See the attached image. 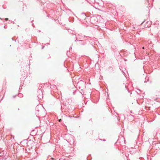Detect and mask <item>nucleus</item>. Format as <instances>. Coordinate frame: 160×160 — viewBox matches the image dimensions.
Segmentation results:
<instances>
[{
  "instance_id": "obj_3",
  "label": "nucleus",
  "mask_w": 160,
  "mask_h": 160,
  "mask_svg": "<svg viewBox=\"0 0 160 160\" xmlns=\"http://www.w3.org/2000/svg\"><path fill=\"white\" fill-rule=\"evenodd\" d=\"M90 21L91 23L95 24L98 21V19L96 16H93L90 17Z\"/></svg>"
},
{
  "instance_id": "obj_25",
  "label": "nucleus",
  "mask_w": 160,
  "mask_h": 160,
  "mask_svg": "<svg viewBox=\"0 0 160 160\" xmlns=\"http://www.w3.org/2000/svg\"><path fill=\"white\" fill-rule=\"evenodd\" d=\"M128 92H129V90L128 89Z\"/></svg>"
},
{
  "instance_id": "obj_18",
  "label": "nucleus",
  "mask_w": 160,
  "mask_h": 160,
  "mask_svg": "<svg viewBox=\"0 0 160 160\" xmlns=\"http://www.w3.org/2000/svg\"><path fill=\"white\" fill-rule=\"evenodd\" d=\"M51 160H55L54 159V158H51V159H50Z\"/></svg>"
},
{
  "instance_id": "obj_1",
  "label": "nucleus",
  "mask_w": 160,
  "mask_h": 160,
  "mask_svg": "<svg viewBox=\"0 0 160 160\" xmlns=\"http://www.w3.org/2000/svg\"><path fill=\"white\" fill-rule=\"evenodd\" d=\"M37 97L38 98V100L39 101L41 100L43 98V94L42 90L39 89L38 90L37 93Z\"/></svg>"
},
{
  "instance_id": "obj_9",
  "label": "nucleus",
  "mask_w": 160,
  "mask_h": 160,
  "mask_svg": "<svg viewBox=\"0 0 160 160\" xmlns=\"http://www.w3.org/2000/svg\"><path fill=\"white\" fill-rule=\"evenodd\" d=\"M81 15L82 16V17H83V18H86V15L84 13H82L81 14Z\"/></svg>"
},
{
  "instance_id": "obj_15",
  "label": "nucleus",
  "mask_w": 160,
  "mask_h": 160,
  "mask_svg": "<svg viewBox=\"0 0 160 160\" xmlns=\"http://www.w3.org/2000/svg\"><path fill=\"white\" fill-rule=\"evenodd\" d=\"M68 32H70V33H71V31H72V30H68Z\"/></svg>"
},
{
  "instance_id": "obj_31",
  "label": "nucleus",
  "mask_w": 160,
  "mask_h": 160,
  "mask_svg": "<svg viewBox=\"0 0 160 160\" xmlns=\"http://www.w3.org/2000/svg\"><path fill=\"white\" fill-rule=\"evenodd\" d=\"M19 110V108H18V110Z\"/></svg>"
},
{
  "instance_id": "obj_29",
  "label": "nucleus",
  "mask_w": 160,
  "mask_h": 160,
  "mask_svg": "<svg viewBox=\"0 0 160 160\" xmlns=\"http://www.w3.org/2000/svg\"><path fill=\"white\" fill-rule=\"evenodd\" d=\"M130 112H131V113H132V111H130Z\"/></svg>"
},
{
  "instance_id": "obj_20",
  "label": "nucleus",
  "mask_w": 160,
  "mask_h": 160,
  "mask_svg": "<svg viewBox=\"0 0 160 160\" xmlns=\"http://www.w3.org/2000/svg\"><path fill=\"white\" fill-rule=\"evenodd\" d=\"M81 94H82V95L83 94H84V92H83V93H82V92H81Z\"/></svg>"
},
{
  "instance_id": "obj_19",
  "label": "nucleus",
  "mask_w": 160,
  "mask_h": 160,
  "mask_svg": "<svg viewBox=\"0 0 160 160\" xmlns=\"http://www.w3.org/2000/svg\"><path fill=\"white\" fill-rule=\"evenodd\" d=\"M32 26L33 27H35V26H34V24H33V23H32Z\"/></svg>"
},
{
  "instance_id": "obj_2",
  "label": "nucleus",
  "mask_w": 160,
  "mask_h": 160,
  "mask_svg": "<svg viewBox=\"0 0 160 160\" xmlns=\"http://www.w3.org/2000/svg\"><path fill=\"white\" fill-rule=\"evenodd\" d=\"M78 85L79 86V88L81 91L83 90V89L85 87L86 85V83L83 81H80L78 83Z\"/></svg>"
},
{
  "instance_id": "obj_7",
  "label": "nucleus",
  "mask_w": 160,
  "mask_h": 160,
  "mask_svg": "<svg viewBox=\"0 0 160 160\" xmlns=\"http://www.w3.org/2000/svg\"><path fill=\"white\" fill-rule=\"evenodd\" d=\"M145 81H144V82H147L149 80V78L148 77H146L145 78Z\"/></svg>"
},
{
  "instance_id": "obj_11",
  "label": "nucleus",
  "mask_w": 160,
  "mask_h": 160,
  "mask_svg": "<svg viewBox=\"0 0 160 160\" xmlns=\"http://www.w3.org/2000/svg\"><path fill=\"white\" fill-rule=\"evenodd\" d=\"M78 91L76 90V91H75L73 92V94H75L76 92L77 91Z\"/></svg>"
},
{
  "instance_id": "obj_8",
  "label": "nucleus",
  "mask_w": 160,
  "mask_h": 160,
  "mask_svg": "<svg viewBox=\"0 0 160 160\" xmlns=\"http://www.w3.org/2000/svg\"><path fill=\"white\" fill-rule=\"evenodd\" d=\"M18 96L19 98H22L23 97V95L22 93H19L18 94Z\"/></svg>"
},
{
  "instance_id": "obj_22",
  "label": "nucleus",
  "mask_w": 160,
  "mask_h": 160,
  "mask_svg": "<svg viewBox=\"0 0 160 160\" xmlns=\"http://www.w3.org/2000/svg\"><path fill=\"white\" fill-rule=\"evenodd\" d=\"M12 40H14V39H13V38H12Z\"/></svg>"
},
{
  "instance_id": "obj_6",
  "label": "nucleus",
  "mask_w": 160,
  "mask_h": 160,
  "mask_svg": "<svg viewBox=\"0 0 160 160\" xmlns=\"http://www.w3.org/2000/svg\"><path fill=\"white\" fill-rule=\"evenodd\" d=\"M39 106L38 105L35 108V113L36 114L38 115V112L39 111V110L38 109Z\"/></svg>"
},
{
  "instance_id": "obj_16",
  "label": "nucleus",
  "mask_w": 160,
  "mask_h": 160,
  "mask_svg": "<svg viewBox=\"0 0 160 160\" xmlns=\"http://www.w3.org/2000/svg\"><path fill=\"white\" fill-rule=\"evenodd\" d=\"M16 95H14L13 96V98H14L16 97Z\"/></svg>"
},
{
  "instance_id": "obj_24",
  "label": "nucleus",
  "mask_w": 160,
  "mask_h": 160,
  "mask_svg": "<svg viewBox=\"0 0 160 160\" xmlns=\"http://www.w3.org/2000/svg\"><path fill=\"white\" fill-rule=\"evenodd\" d=\"M3 8L4 9H5V8H4V6H3Z\"/></svg>"
},
{
  "instance_id": "obj_10",
  "label": "nucleus",
  "mask_w": 160,
  "mask_h": 160,
  "mask_svg": "<svg viewBox=\"0 0 160 160\" xmlns=\"http://www.w3.org/2000/svg\"><path fill=\"white\" fill-rule=\"evenodd\" d=\"M35 152H36V151L35 150L34 151V154H35V156H34L33 157V158H35L36 157V155L37 154V152L35 153Z\"/></svg>"
},
{
  "instance_id": "obj_5",
  "label": "nucleus",
  "mask_w": 160,
  "mask_h": 160,
  "mask_svg": "<svg viewBox=\"0 0 160 160\" xmlns=\"http://www.w3.org/2000/svg\"><path fill=\"white\" fill-rule=\"evenodd\" d=\"M75 38H76V40H75V42L76 41H79V42H82V40H78V39H82V37H80L79 35H78L77 36V37H76Z\"/></svg>"
},
{
  "instance_id": "obj_13",
  "label": "nucleus",
  "mask_w": 160,
  "mask_h": 160,
  "mask_svg": "<svg viewBox=\"0 0 160 160\" xmlns=\"http://www.w3.org/2000/svg\"><path fill=\"white\" fill-rule=\"evenodd\" d=\"M100 140H101V141H106V140L104 139L103 140H102V139H100Z\"/></svg>"
},
{
  "instance_id": "obj_27",
  "label": "nucleus",
  "mask_w": 160,
  "mask_h": 160,
  "mask_svg": "<svg viewBox=\"0 0 160 160\" xmlns=\"http://www.w3.org/2000/svg\"><path fill=\"white\" fill-rule=\"evenodd\" d=\"M0 19H1V20H2V19L1 18H0Z\"/></svg>"
},
{
  "instance_id": "obj_30",
  "label": "nucleus",
  "mask_w": 160,
  "mask_h": 160,
  "mask_svg": "<svg viewBox=\"0 0 160 160\" xmlns=\"http://www.w3.org/2000/svg\"><path fill=\"white\" fill-rule=\"evenodd\" d=\"M0 160H2V159H1L0 158Z\"/></svg>"
},
{
  "instance_id": "obj_4",
  "label": "nucleus",
  "mask_w": 160,
  "mask_h": 160,
  "mask_svg": "<svg viewBox=\"0 0 160 160\" xmlns=\"http://www.w3.org/2000/svg\"><path fill=\"white\" fill-rule=\"evenodd\" d=\"M155 148L156 150H160V142H157L155 144Z\"/></svg>"
},
{
  "instance_id": "obj_12",
  "label": "nucleus",
  "mask_w": 160,
  "mask_h": 160,
  "mask_svg": "<svg viewBox=\"0 0 160 160\" xmlns=\"http://www.w3.org/2000/svg\"><path fill=\"white\" fill-rule=\"evenodd\" d=\"M4 28L5 29H6L7 28V26L6 25H5L4 27Z\"/></svg>"
},
{
  "instance_id": "obj_26",
  "label": "nucleus",
  "mask_w": 160,
  "mask_h": 160,
  "mask_svg": "<svg viewBox=\"0 0 160 160\" xmlns=\"http://www.w3.org/2000/svg\"><path fill=\"white\" fill-rule=\"evenodd\" d=\"M91 120H92V119H90L89 120V121H91Z\"/></svg>"
},
{
  "instance_id": "obj_28",
  "label": "nucleus",
  "mask_w": 160,
  "mask_h": 160,
  "mask_svg": "<svg viewBox=\"0 0 160 160\" xmlns=\"http://www.w3.org/2000/svg\"><path fill=\"white\" fill-rule=\"evenodd\" d=\"M44 48V47H42V49H43V48Z\"/></svg>"
},
{
  "instance_id": "obj_14",
  "label": "nucleus",
  "mask_w": 160,
  "mask_h": 160,
  "mask_svg": "<svg viewBox=\"0 0 160 160\" xmlns=\"http://www.w3.org/2000/svg\"><path fill=\"white\" fill-rule=\"evenodd\" d=\"M5 19L6 21H8V18H6Z\"/></svg>"
},
{
  "instance_id": "obj_17",
  "label": "nucleus",
  "mask_w": 160,
  "mask_h": 160,
  "mask_svg": "<svg viewBox=\"0 0 160 160\" xmlns=\"http://www.w3.org/2000/svg\"><path fill=\"white\" fill-rule=\"evenodd\" d=\"M81 42V43H79V44H83V45L85 44H84V43H82V42Z\"/></svg>"
},
{
  "instance_id": "obj_21",
  "label": "nucleus",
  "mask_w": 160,
  "mask_h": 160,
  "mask_svg": "<svg viewBox=\"0 0 160 160\" xmlns=\"http://www.w3.org/2000/svg\"><path fill=\"white\" fill-rule=\"evenodd\" d=\"M144 22V21L141 24H142Z\"/></svg>"
},
{
  "instance_id": "obj_23",
  "label": "nucleus",
  "mask_w": 160,
  "mask_h": 160,
  "mask_svg": "<svg viewBox=\"0 0 160 160\" xmlns=\"http://www.w3.org/2000/svg\"><path fill=\"white\" fill-rule=\"evenodd\" d=\"M69 117H70V118H71L72 117L70 116Z\"/></svg>"
}]
</instances>
